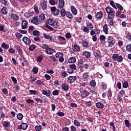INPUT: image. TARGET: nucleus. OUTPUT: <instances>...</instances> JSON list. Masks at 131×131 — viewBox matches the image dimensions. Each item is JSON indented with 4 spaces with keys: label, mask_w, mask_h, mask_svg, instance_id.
I'll list each match as a JSON object with an SVG mask.
<instances>
[{
    "label": "nucleus",
    "mask_w": 131,
    "mask_h": 131,
    "mask_svg": "<svg viewBox=\"0 0 131 131\" xmlns=\"http://www.w3.org/2000/svg\"><path fill=\"white\" fill-rule=\"evenodd\" d=\"M93 24L91 23H87L86 27H84L83 29V32H86V33H89L90 30H91L90 33H100V30L98 29H94Z\"/></svg>",
    "instance_id": "nucleus-1"
},
{
    "label": "nucleus",
    "mask_w": 131,
    "mask_h": 131,
    "mask_svg": "<svg viewBox=\"0 0 131 131\" xmlns=\"http://www.w3.org/2000/svg\"><path fill=\"white\" fill-rule=\"evenodd\" d=\"M46 23L53 26L54 28H59V22L56 19L54 20L53 18H49L46 21Z\"/></svg>",
    "instance_id": "nucleus-2"
},
{
    "label": "nucleus",
    "mask_w": 131,
    "mask_h": 131,
    "mask_svg": "<svg viewBox=\"0 0 131 131\" xmlns=\"http://www.w3.org/2000/svg\"><path fill=\"white\" fill-rule=\"evenodd\" d=\"M107 40H110L108 42V47H110V48H112V47L114 46V43H115V40L113 38L112 36H108L107 37Z\"/></svg>",
    "instance_id": "nucleus-3"
},
{
    "label": "nucleus",
    "mask_w": 131,
    "mask_h": 131,
    "mask_svg": "<svg viewBox=\"0 0 131 131\" xmlns=\"http://www.w3.org/2000/svg\"><path fill=\"white\" fill-rule=\"evenodd\" d=\"M56 57L57 58V59H59V61L60 62V63H63L64 62V56L63 55V53L61 52H58L55 54Z\"/></svg>",
    "instance_id": "nucleus-4"
},
{
    "label": "nucleus",
    "mask_w": 131,
    "mask_h": 131,
    "mask_svg": "<svg viewBox=\"0 0 131 131\" xmlns=\"http://www.w3.org/2000/svg\"><path fill=\"white\" fill-rule=\"evenodd\" d=\"M46 17H48V15L45 13H41L39 15L38 20L41 23H43L46 21Z\"/></svg>",
    "instance_id": "nucleus-5"
},
{
    "label": "nucleus",
    "mask_w": 131,
    "mask_h": 131,
    "mask_svg": "<svg viewBox=\"0 0 131 131\" xmlns=\"http://www.w3.org/2000/svg\"><path fill=\"white\" fill-rule=\"evenodd\" d=\"M51 11L54 16H58L60 14V10L57 9L55 6L51 7Z\"/></svg>",
    "instance_id": "nucleus-6"
},
{
    "label": "nucleus",
    "mask_w": 131,
    "mask_h": 131,
    "mask_svg": "<svg viewBox=\"0 0 131 131\" xmlns=\"http://www.w3.org/2000/svg\"><path fill=\"white\" fill-rule=\"evenodd\" d=\"M125 94V91L124 90H121L118 94L117 95V100H118L119 102H121L122 101V97H123V95Z\"/></svg>",
    "instance_id": "nucleus-7"
},
{
    "label": "nucleus",
    "mask_w": 131,
    "mask_h": 131,
    "mask_svg": "<svg viewBox=\"0 0 131 131\" xmlns=\"http://www.w3.org/2000/svg\"><path fill=\"white\" fill-rule=\"evenodd\" d=\"M80 94L82 99H83V98H87V97L90 96V92L86 91V90H84L81 91Z\"/></svg>",
    "instance_id": "nucleus-8"
},
{
    "label": "nucleus",
    "mask_w": 131,
    "mask_h": 131,
    "mask_svg": "<svg viewBox=\"0 0 131 131\" xmlns=\"http://www.w3.org/2000/svg\"><path fill=\"white\" fill-rule=\"evenodd\" d=\"M81 43L84 48L85 49H88L90 47V42L86 40H82L81 42Z\"/></svg>",
    "instance_id": "nucleus-9"
},
{
    "label": "nucleus",
    "mask_w": 131,
    "mask_h": 131,
    "mask_svg": "<svg viewBox=\"0 0 131 131\" xmlns=\"http://www.w3.org/2000/svg\"><path fill=\"white\" fill-rule=\"evenodd\" d=\"M27 127H28V125L25 123H22L21 125L18 126V129H23V130H26Z\"/></svg>",
    "instance_id": "nucleus-10"
},
{
    "label": "nucleus",
    "mask_w": 131,
    "mask_h": 131,
    "mask_svg": "<svg viewBox=\"0 0 131 131\" xmlns=\"http://www.w3.org/2000/svg\"><path fill=\"white\" fill-rule=\"evenodd\" d=\"M70 10L73 15H74V16H76V15H77L78 11H77V9H76V8H75L74 6H71Z\"/></svg>",
    "instance_id": "nucleus-11"
},
{
    "label": "nucleus",
    "mask_w": 131,
    "mask_h": 131,
    "mask_svg": "<svg viewBox=\"0 0 131 131\" xmlns=\"http://www.w3.org/2000/svg\"><path fill=\"white\" fill-rule=\"evenodd\" d=\"M84 61H83V59H81L79 60V61H78V64H77V68L79 69L81 68H84V64L83 63Z\"/></svg>",
    "instance_id": "nucleus-12"
},
{
    "label": "nucleus",
    "mask_w": 131,
    "mask_h": 131,
    "mask_svg": "<svg viewBox=\"0 0 131 131\" xmlns=\"http://www.w3.org/2000/svg\"><path fill=\"white\" fill-rule=\"evenodd\" d=\"M23 41H24V42L27 46H29V45H30L31 43V40H30V38L26 36H24L23 38Z\"/></svg>",
    "instance_id": "nucleus-13"
},
{
    "label": "nucleus",
    "mask_w": 131,
    "mask_h": 131,
    "mask_svg": "<svg viewBox=\"0 0 131 131\" xmlns=\"http://www.w3.org/2000/svg\"><path fill=\"white\" fill-rule=\"evenodd\" d=\"M39 20L37 16H35L31 20V21L33 24H35V25H38L39 24Z\"/></svg>",
    "instance_id": "nucleus-14"
},
{
    "label": "nucleus",
    "mask_w": 131,
    "mask_h": 131,
    "mask_svg": "<svg viewBox=\"0 0 131 131\" xmlns=\"http://www.w3.org/2000/svg\"><path fill=\"white\" fill-rule=\"evenodd\" d=\"M82 78L83 81H86L89 80V79H90V75H89V73L88 72L84 73L82 75Z\"/></svg>",
    "instance_id": "nucleus-15"
},
{
    "label": "nucleus",
    "mask_w": 131,
    "mask_h": 131,
    "mask_svg": "<svg viewBox=\"0 0 131 131\" xmlns=\"http://www.w3.org/2000/svg\"><path fill=\"white\" fill-rule=\"evenodd\" d=\"M82 55L84 56L86 59H90L91 58V56H92V53L88 51H85L83 52Z\"/></svg>",
    "instance_id": "nucleus-16"
},
{
    "label": "nucleus",
    "mask_w": 131,
    "mask_h": 131,
    "mask_svg": "<svg viewBox=\"0 0 131 131\" xmlns=\"http://www.w3.org/2000/svg\"><path fill=\"white\" fill-rule=\"evenodd\" d=\"M28 31L29 33H31V32H32V33H39V31L36 30H34V27H33V26H30L29 27Z\"/></svg>",
    "instance_id": "nucleus-17"
},
{
    "label": "nucleus",
    "mask_w": 131,
    "mask_h": 131,
    "mask_svg": "<svg viewBox=\"0 0 131 131\" xmlns=\"http://www.w3.org/2000/svg\"><path fill=\"white\" fill-rule=\"evenodd\" d=\"M77 78V77L76 76H69L68 78V81H69V83H73L76 80Z\"/></svg>",
    "instance_id": "nucleus-18"
},
{
    "label": "nucleus",
    "mask_w": 131,
    "mask_h": 131,
    "mask_svg": "<svg viewBox=\"0 0 131 131\" xmlns=\"http://www.w3.org/2000/svg\"><path fill=\"white\" fill-rule=\"evenodd\" d=\"M52 92H51L50 90H43L42 91V93L43 95H45L48 98H50L51 97V94Z\"/></svg>",
    "instance_id": "nucleus-19"
},
{
    "label": "nucleus",
    "mask_w": 131,
    "mask_h": 131,
    "mask_svg": "<svg viewBox=\"0 0 131 131\" xmlns=\"http://www.w3.org/2000/svg\"><path fill=\"white\" fill-rule=\"evenodd\" d=\"M28 21L26 20H24L21 22V28L22 29H26L28 27Z\"/></svg>",
    "instance_id": "nucleus-20"
},
{
    "label": "nucleus",
    "mask_w": 131,
    "mask_h": 131,
    "mask_svg": "<svg viewBox=\"0 0 131 131\" xmlns=\"http://www.w3.org/2000/svg\"><path fill=\"white\" fill-rule=\"evenodd\" d=\"M61 88L62 91H65V92H68L69 90V86L66 83L62 84Z\"/></svg>",
    "instance_id": "nucleus-21"
},
{
    "label": "nucleus",
    "mask_w": 131,
    "mask_h": 131,
    "mask_svg": "<svg viewBox=\"0 0 131 131\" xmlns=\"http://www.w3.org/2000/svg\"><path fill=\"white\" fill-rule=\"evenodd\" d=\"M14 49H16L18 51V54H23V51L21 49V46L19 45H14Z\"/></svg>",
    "instance_id": "nucleus-22"
},
{
    "label": "nucleus",
    "mask_w": 131,
    "mask_h": 131,
    "mask_svg": "<svg viewBox=\"0 0 131 131\" xmlns=\"http://www.w3.org/2000/svg\"><path fill=\"white\" fill-rule=\"evenodd\" d=\"M95 18L96 19H101L102 18H103V12L99 11L96 13L95 15Z\"/></svg>",
    "instance_id": "nucleus-23"
},
{
    "label": "nucleus",
    "mask_w": 131,
    "mask_h": 131,
    "mask_svg": "<svg viewBox=\"0 0 131 131\" xmlns=\"http://www.w3.org/2000/svg\"><path fill=\"white\" fill-rule=\"evenodd\" d=\"M46 52L48 55H52L53 54L54 52H55V50L48 47L46 49Z\"/></svg>",
    "instance_id": "nucleus-24"
},
{
    "label": "nucleus",
    "mask_w": 131,
    "mask_h": 131,
    "mask_svg": "<svg viewBox=\"0 0 131 131\" xmlns=\"http://www.w3.org/2000/svg\"><path fill=\"white\" fill-rule=\"evenodd\" d=\"M105 10L107 14H111L112 13H115L114 10H112V8L110 6L106 7Z\"/></svg>",
    "instance_id": "nucleus-25"
},
{
    "label": "nucleus",
    "mask_w": 131,
    "mask_h": 131,
    "mask_svg": "<svg viewBox=\"0 0 131 131\" xmlns=\"http://www.w3.org/2000/svg\"><path fill=\"white\" fill-rule=\"evenodd\" d=\"M91 67H92V66L90 62L84 64V68L85 70H89V71H90L91 70Z\"/></svg>",
    "instance_id": "nucleus-26"
},
{
    "label": "nucleus",
    "mask_w": 131,
    "mask_h": 131,
    "mask_svg": "<svg viewBox=\"0 0 131 131\" xmlns=\"http://www.w3.org/2000/svg\"><path fill=\"white\" fill-rule=\"evenodd\" d=\"M114 17H115V12H113L112 13H109L107 14V20H111L112 19H114Z\"/></svg>",
    "instance_id": "nucleus-27"
},
{
    "label": "nucleus",
    "mask_w": 131,
    "mask_h": 131,
    "mask_svg": "<svg viewBox=\"0 0 131 131\" xmlns=\"http://www.w3.org/2000/svg\"><path fill=\"white\" fill-rule=\"evenodd\" d=\"M89 85L92 88H95L97 85V82H96L95 79H92L90 81Z\"/></svg>",
    "instance_id": "nucleus-28"
},
{
    "label": "nucleus",
    "mask_w": 131,
    "mask_h": 131,
    "mask_svg": "<svg viewBox=\"0 0 131 131\" xmlns=\"http://www.w3.org/2000/svg\"><path fill=\"white\" fill-rule=\"evenodd\" d=\"M68 62L71 64H73L76 62V58L74 57H71L69 58Z\"/></svg>",
    "instance_id": "nucleus-29"
},
{
    "label": "nucleus",
    "mask_w": 131,
    "mask_h": 131,
    "mask_svg": "<svg viewBox=\"0 0 131 131\" xmlns=\"http://www.w3.org/2000/svg\"><path fill=\"white\" fill-rule=\"evenodd\" d=\"M99 53H100V50H98L97 51L95 52L94 53V55L96 59H101V58H102V56L100 54H99Z\"/></svg>",
    "instance_id": "nucleus-30"
},
{
    "label": "nucleus",
    "mask_w": 131,
    "mask_h": 131,
    "mask_svg": "<svg viewBox=\"0 0 131 131\" xmlns=\"http://www.w3.org/2000/svg\"><path fill=\"white\" fill-rule=\"evenodd\" d=\"M59 9H63L64 8V6H65V2L64 0H59Z\"/></svg>",
    "instance_id": "nucleus-31"
},
{
    "label": "nucleus",
    "mask_w": 131,
    "mask_h": 131,
    "mask_svg": "<svg viewBox=\"0 0 131 131\" xmlns=\"http://www.w3.org/2000/svg\"><path fill=\"white\" fill-rule=\"evenodd\" d=\"M96 107L98 109H103L104 108V104L102 102H97L96 103Z\"/></svg>",
    "instance_id": "nucleus-32"
},
{
    "label": "nucleus",
    "mask_w": 131,
    "mask_h": 131,
    "mask_svg": "<svg viewBox=\"0 0 131 131\" xmlns=\"http://www.w3.org/2000/svg\"><path fill=\"white\" fill-rule=\"evenodd\" d=\"M67 18L69 19H73V14L70 12V11H67V13L66 14Z\"/></svg>",
    "instance_id": "nucleus-33"
},
{
    "label": "nucleus",
    "mask_w": 131,
    "mask_h": 131,
    "mask_svg": "<svg viewBox=\"0 0 131 131\" xmlns=\"http://www.w3.org/2000/svg\"><path fill=\"white\" fill-rule=\"evenodd\" d=\"M41 6L42 7V10H43L44 11L48 9V7H47V2L45 1L42 2Z\"/></svg>",
    "instance_id": "nucleus-34"
},
{
    "label": "nucleus",
    "mask_w": 131,
    "mask_h": 131,
    "mask_svg": "<svg viewBox=\"0 0 131 131\" xmlns=\"http://www.w3.org/2000/svg\"><path fill=\"white\" fill-rule=\"evenodd\" d=\"M2 124L4 127H9V126H10V124H11V123L7 121H4L3 122Z\"/></svg>",
    "instance_id": "nucleus-35"
},
{
    "label": "nucleus",
    "mask_w": 131,
    "mask_h": 131,
    "mask_svg": "<svg viewBox=\"0 0 131 131\" xmlns=\"http://www.w3.org/2000/svg\"><path fill=\"white\" fill-rule=\"evenodd\" d=\"M74 50L75 52H80V46L75 44L74 45Z\"/></svg>",
    "instance_id": "nucleus-36"
},
{
    "label": "nucleus",
    "mask_w": 131,
    "mask_h": 131,
    "mask_svg": "<svg viewBox=\"0 0 131 131\" xmlns=\"http://www.w3.org/2000/svg\"><path fill=\"white\" fill-rule=\"evenodd\" d=\"M11 17L14 20H19V16L15 13H11Z\"/></svg>",
    "instance_id": "nucleus-37"
},
{
    "label": "nucleus",
    "mask_w": 131,
    "mask_h": 131,
    "mask_svg": "<svg viewBox=\"0 0 131 131\" xmlns=\"http://www.w3.org/2000/svg\"><path fill=\"white\" fill-rule=\"evenodd\" d=\"M29 93L30 94V95H38V93H39V92L38 90H30L29 91Z\"/></svg>",
    "instance_id": "nucleus-38"
},
{
    "label": "nucleus",
    "mask_w": 131,
    "mask_h": 131,
    "mask_svg": "<svg viewBox=\"0 0 131 131\" xmlns=\"http://www.w3.org/2000/svg\"><path fill=\"white\" fill-rule=\"evenodd\" d=\"M61 10L60 11V15L62 17H65L66 16V14L67 11L64 8H61Z\"/></svg>",
    "instance_id": "nucleus-39"
},
{
    "label": "nucleus",
    "mask_w": 131,
    "mask_h": 131,
    "mask_svg": "<svg viewBox=\"0 0 131 131\" xmlns=\"http://www.w3.org/2000/svg\"><path fill=\"white\" fill-rule=\"evenodd\" d=\"M7 10H8V9L5 7L2 8L1 12L3 15H7V14H8V11H7Z\"/></svg>",
    "instance_id": "nucleus-40"
},
{
    "label": "nucleus",
    "mask_w": 131,
    "mask_h": 131,
    "mask_svg": "<svg viewBox=\"0 0 131 131\" xmlns=\"http://www.w3.org/2000/svg\"><path fill=\"white\" fill-rule=\"evenodd\" d=\"M58 3V0H49V4L51 6H55V5H57Z\"/></svg>",
    "instance_id": "nucleus-41"
},
{
    "label": "nucleus",
    "mask_w": 131,
    "mask_h": 131,
    "mask_svg": "<svg viewBox=\"0 0 131 131\" xmlns=\"http://www.w3.org/2000/svg\"><path fill=\"white\" fill-rule=\"evenodd\" d=\"M122 86L124 89H127L129 86L128 82H127V81H124V82L122 83Z\"/></svg>",
    "instance_id": "nucleus-42"
},
{
    "label": "nucleus",
    "mask_w": 131,
    "mask_h": 131,
    "mask_svg": "<svg viewBox=\"0 0 131 131\" xmlns=\"http://www.w3.org/2000/svg\"><path fill=\"white\" fill-rule=\"evenodd\" d=\"M124 124L126 127H130L131 123L129 122V120H124Z\"/></svg>",
    "instance_id": "nucleus-43"
},
{
    "label": "nucleus",
    "mask_w": 131,
    "mask_h": 131,
    "mask_svg": "<svg viewBox=\"0 0 131 131\" xmlns=\"http://www.w3.org/2000/svg\"><path fill=\"white\" fill-rule=\"evenodd\" d=\"M108 86L107 84H104V82H102L101 84V89L102 91H106L107 89Z\"/></svg>",
    "instance_id": "nucleus-44"
},
{
    "label": "nucleus",
    "mask_w": 131,
    "mask_h": 131,
    "mask_svg": "<svg viewBox=\"0 0 131 131\" xmlns=\"http://www.w3.org/2000/svg\"><path fill=\"white\" fill-rule=\"evenodd\" d=\"M11 4L14 6V7H16V8L19 6V3L16 1L13 0Z\"/></svg>",
    "instance_id": "nucleus-45"
},
{
    "label": "nucleus",
    "mask_w": 131,
    "mask_h": 131,
    "mask_svg": "<svg viewBox=\"0 0 131 131\" xmlns=\"http://www.w3.org/2000/svg\"><path fill=\"white\" fill-rule=\"evenodd\" d=\"M105 39H106V36L103 35H101L100 36V43H103V41H105Z\"/></svg>",
    "instance_id": "nucleus-46"
},
{
    "label": "nucleus",
    "mask_w": 131,
    "mask_h": 131,
    "mask_svg": "<svg viewBox=\"0 0 131 131\" xmlns=\"http://www.w3.org/2000/svg\"><path fill=\"white\" fill-rule=\"evenodd\" d=\"M17 119H18V120H22V119H23V117L24 116L21 113H18L16 116Z\"/></svg>",
    "instance_id": "nucleus-47"
},
{
    "label": "nucleus",
    "mask_w": 131,
    "mask_h": 131,
    "mask_svg": "<svg viewBox=\"0 0 131 131\" xmlns=\"http://www.w3.org/2000/svg\"><path fill=\"white\" fill-rule=\"evenodd\" d=\"M116 5L117 7L118 10H119V11L123 10V7H122V6H121V5L119 4V3H116Z\"/></svg>",
    "instance_id": "nucleus-48"
},
{
    "label": "nucleus",
    "mask_w": 131,
    "mask_h": 131,
    "mask_svg": "<svg viewBox=\"0 0 131 131\" xmlns=\"http://www.w3.org/2000/svg\"><path fill=\"white\" fill-rule=\"evenodd\" d=\"M43 37L46 39H50V40H52V36L49 35H47V34H43Z\"/></svg>",
    "instance_id": "nucleus-49"
},
{
    "label": "nucleus",
    "mask_w": 131,
    "mask_h": 131,
    "mask_svg": "<svg viewBox=\"0 0 131 131\" xmlns=\"http://www.w3.org/2000/svg\"><path fill=\"white\" fill-rule=\"evenodd\" d=\"M1 47L3 49H9V45L4 42L2 44Z\"/></svg>",
    "instance_id": "nucleus-50"
},
{
    "label": "nucleus",
    "mask_w": 131,
    "mask_h": 131,
    "mask_svg": "<svg viewBox=\"0 0 131 131\" xmlns=\"http://www.w3.org/2000/svg\"><path fill=\"white\" fill-rule=\"evenodd\" d=\"M117 62H122L123 61V57H122V55L118 56V58H117Z\"/></svg>",
    "instance_id": "nucleus-51"
},
{
    "label": "nucleus",
    "mask_w": 131,
    "mask_h": 131,
    "mask_svg": "<svg viewBox=\"0 0 131 131\" xmlns=\"http://www.w3.org/2000/svg\"><path fill=\"white\" fill-rule=\"evenodd\" d=\"M32 72H33L34 74H37L38 72V68L36 67L33 68Z\"/></svg>",
    "instance_id": "nucleus-52"
},
{
    "label": "nucleus",
    "mask_w": 131,
    "mask_h": 131,
    "mask_svg": "<svg viewBox=\"0 0 131 131\" xmlns=\"http://www.w3.org/2000/svg\"><path fill=\"white\" fill-rule=\"evenodd\" d=\"M35 48H36V46H35V45H32L30 46L29 50V51H34V50H35Z\"/></svg>",
    "instance_id": "nucleus-53"
},
{
    "label": "nucleus",
    "mask_w": 131,
    "mask_h": 131,
    "mask_svg": "<svg viewBox=\"0 0 131 131\" xmlns=\"http://www.w3.org/2000/svg\"><path fill=\"white\" fill-rule=\"evenodd\" d=\"M59 91L58 90H55L53 91L52 95L53 96H58L59 95Z\"/></svg>",
    "instance_id": "nucleus-54"
},
{
    "label": "nucleus",
    "mask_w": 131,
    "mask_h": 131,
    "mask_svg": "<svg viewBox=\"0 0 131 131\" xmlns=\"http://www.w3.org/2000/svg\"><path fill=\"white\" fill-rule=\"evenodd\" d=\"M103 31L104 33H107L108 32V27L106 24L103 26Z\"/></svg>",
    "instance_id": "nucleus-55"
},
{
    "label": "nucleus",
    "mask_w": 131,
    "mask_h": 131,
    "mask_svg": "<svg viewBox=\"0 0 131 131\" xmlns=\"http://www.w3.org/2000/svg\"><path fill=\"white\" fill-rule=\"evenodd\" d=\"M118 57V54H115L112 56V59L113 60H114V61H116V60H117Z\"/></svg>",
    "instance_id": "nucleus-56"
},
{
    "label": "nucleus",
    "mask_w": 131,
    "mask_h": 131,
    "mask_svg": "<svg viewBox=\"0 0 131 131\" xmlns=\"http://www.w3.org/2000/svg\"><path fill=\"white\" fill-rule=\"evenodd\" d=\"M34 100L35 101V102H36V103H40V104L42 103V100L40 98H38L37 97L34 98Z\"/></svg>",
    "instance_id": "nucleus-57"
},
{
    "label": "nucleus",
    "mask_w": 131,
    "mask_h": 131,
    "mask_svg": "<svg viewBox=\"0 0 131 131\" xmlns=\"http://www.w3.org/2000/svg\"><path fill=\"white\" fill-rule=\"evenodd\" d=\"M41 48H42V49H43V50H45V51H47V49H48L49 48V45H47V44H42L41 46Z\"/></svg>",
    "instance_id": "nucleus-58"
},
{
    "label": "nucleus",
    "mask_w": 131,
    "mask_h": 131,
    "mask_svg": "<svg viewBox=\"0 0 131 131\" xmlns=\"http://www.w3.org/2000/svg\"><path fill=\"white\" fill-rule=\"evenodd\" d=\"M70 68H71L72 70H76V65L75 64H72L70 65Z\"/></svg>",
    "instance_id": "nucleus-59"
},
{
    "label": "nucleus",
    "mask_w": 131,
    "mask_h": 131,
    "mask_svg": "<svg viewBox=\"0 0 131 131\" xmlns=\"http://www.w3.org/2000/svg\"><path fill=\"white\" fill-rule=\"evenodd\" d=\"M111 97H112V92L111 91V89H109L108 90V100H111Z\"/></svg>",
    "instance_id": "nucleus-60"
},
{
    "label": "nucleus",
    "mask_w": 131,
    "mask_h": 131,
    "mask_svg": "<svg viewBox=\"0 0 131 131\" xmlns=\"http://www.w3.org/2000/svg\"><path fill=\"white\" fill-rule=\"evenodd\" d=\"M74 123L76 126H80V123L77 120H75Z\"/></svg>",
    "instance_id": "nucleus-61"
},
{
    "label": "nucleus",
    "mask_w": 131,
    "mask_h": 131,
    "mask_svg": "<svg viewBox=\"0 0 131 131\" xmlns=\"http://www.w3.org/2000/svg\"><path fill=\"white\" fill-rule=\"evenodd\" d=\"M85 104L86 105V106H87V107H91V106H92V101H85Z\"/></svg>",
    "instance_id": "nucleus-62"
},
{
    "label": "nucleus",
    "mask_w": 131,
    "mask_h": 131,
    "mask_svg": "<svg viewBox=\"0 0 131 131\" xmlns=\"http://www.w3.org/2000/svg\"><path fill=\"white\" fill-rule=\"evenodd\" d=\"M35 129L36 131H40L41 129V125H36L35 126Z\"/></svg>",
    "instance_id": "nucleus-63"
},
{
    "label": "nucleus",
    "mask_w": 131,
    "mask_h": 131,
    "mask_svg": "<svg viewBox=\"0 0 131 131\" xmlns=\"http://www.w3.org/2000/svg\"><path fill=\"white\" fill-rule=\"evenodd\" d=\"M81 20H82V17H80L78 18V17H76V22H77L78 23H81Z\"/></svg>",
    "instance_id": "nucleus-64"
}]
</instances>
